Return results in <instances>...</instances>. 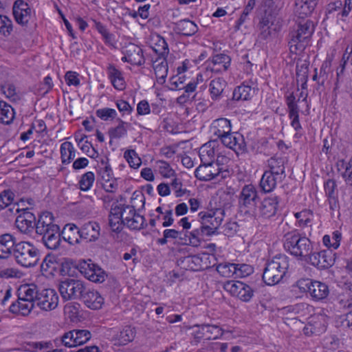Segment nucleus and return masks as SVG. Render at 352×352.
Segmentation results:
<instances>
[{
    "label": "nucleus",
    "instance_id": "nucleus-1",
    "mask_svg": "<svg viewBox=\"0 0 352 352\" xmlns=\"http://www.w3.org/2000/svg\"><path fill=\"white\" fill-rule=\"evenodd\" d=\"M36 232L42 236V241L47 248L56 250L61 242V232L59 226L55 223L52 212H43L38 217Z\"/></svg>",
    "mask_w": 352,
    "mask_h": 352
},
{
    "label": "nucleus",
    "instance_id": "nucleus-2",
    "mask_svg": "<svg viewBox=\"0 0 352 352\" xmlns=\"http://www.w3.org/2000/svg\"><path fill=\"white\" fill-rule=\"evenodd\" d=\"M283 246L285 250L295 257L307 261V256L313 251V244L310 239L297 230L285 234Z\"/></svg>",
    "mask_w": 352,
    "mask_h": 352
},
{
    "label": "nucleus",
    "instance_id": "nucleus-3",
    "mask_svg": "<svg viewBox=\"0 0 352 352\" xmlns=\"http://www.w3.org/2000/svg\"><path fill=\"white\" fill-rule=\"evenodd\" d=\"M314 32V25L311 21L304 19L299 21L289 35L288 44L291 53L297 54L302 52Z\"/></svg>",
    "mask_w": 352,
    "mask_h": 352
},
{
    "label": "nucleus",
    "instance_id": "nucleus-4",
    "mask_svg": "<svg viewBox=\"0 0 352 352\" xmlns=\"http://www.w3.org/2000/svg\"><path fill=\"white\" fill-rule=\"evenodd\" d=\"M289 257L285 254L275 256L265 264L263 280L268 285L279 283L285 276L289 268Z\"/></svg>",
    "mask_w": 352,
    "mask_h": 352
},
{
    "label": "nucleus",
    "instance_id": "nucleus-5",
    "mask_svg": "<svg viewBox=\"0 0 352 352\" xmlns=\"http://www.w3.org/2000/svg\"><path fill=\"white\" fill-rule=\"evenodd\" d=\"M16 262L24 267H32L37 265L40 259V251L32 243L19 242L13 249Z\"/></svg>",
    "mask_w": 352,
    "mask_h": 352
},
{
    "label": "nucleus",
    "instance_id": "nucleus-6",
    "mask_svg": "<svg viewBox=\"0 0 352 352\" xmlns=\"http://www.w3.org/2000/svg\"><path fill=\"white\" fill-rule=\"evenodd\" d=\"M296 286L301 292L308 293L315 301L322 300L329 294V286L321 281L301 278L296 282Z\"/></svg>",
    "mask_w": 352,
    "mask_h": 352
},
{
    "label": "nucleus",
    "instance_id": "nucleus-7",
    "mask_svg": "<svg viewBox=\"0 0 352 352\" xmlns=\"http://www.w3.org/2000/svg\"><path fill=\"white\" fill-rule=\"evenodd\" d=\"M259 200L256 187L252 184L245 185L239 197V206L241 212L250 217L255 215V208Z\"/></svg>",
    "mask_w": 352,
    "mask_h": 352
},
{
    "label": "nucleus",
    "instance_id": "nucleus-8",
    "mask_svg": "<svg viewBox=\"0 0 352 352\" xmlns=\"http://www.w3.org/2000/svg\"><path fill=\"white\" fill-rule=\"evenodd\" d=\"M225 216V210L222 208H215L208 212L199 213L201 226L206 236H211L217 233V230L221 226Z\"/></svg>",
    "mask_w": 352,
    "mask_h": 352
},
{
    "label": "nucleus",
    "instance_id": "nucleus-9",
    "mask_svg": "<svg viewBox=\"0 0 352 352\" xmlns=\"http://www.w3.org/2000/svg\"><path fill=\"white\" fill-rule=\"evenodd\" d=\"M229 171L223 167H219L214 162L201 163L195 170V176L201 181H210L219 177L226 178Z\"/></svg>",
    "mask_w": 352,
    "mask_h": 352
},
{
    "label": "nucleus",
    "instance_id": "nucleus-10",
    "mask_svg": "<svg viewBox=\"0 0 352 352\" xmlns=\"http://www.w3.org/2000/svg\"><path fill=\"white\" fill-rule=\"evenodd\" d=\"M223 288L232 296H235L245 302H250L255 292L253 287L241 281H227L224 284Z\"/></svg>",
    "mask_w": 352,
    "mask_h": 352
},
{
    "label": "nucleus",
    "instance_id": "nucleus-11",
    "mask_svg": "<svg viewBox=\"0 0 352 352\" xmlns=\"http://www.w3.org/2000/svg\"><path fill=\"white\" fill-rule=\"evenodd\" d=\"M279 204V198L277 196H271L265 197L260 203L258 206L255 208V215H251L250 217L254 219H270L276 215Z\"/></svg>",
    "mask_w": 352,
    "mask_h": 352
},
{
    "label": "nucleus",
    "instance_id": "nucleus-12",
    "mask_svg": "<svg viewBox=\"0 0 352 352\" xmlns=\"http://www.w3.org/2000/svg\"><path fill=\"white\" fill-rule=\"evenodd\" d=\"M82 287V280L74 278H66L59 284L58 290L64 300H77Z\"/></svg>",
    "mask_w": 352,
    "mask_h": 352
},
{
    "label": "nucleus",
    "instance_id": "nucleus-13",
    "mask_svg": "<svg viewBox=\"0 0 352 352\" xmlns=\"http://www.w3.org/2000/svg\"><path fill=\"white\" fill-rule=\"evenodd\" d=\"M306 261L319 270L328 269L335 263V254L330 250L312 252Z\"/></svg>",
    "mask_w": 352,
    "mask_h": 352
},
{
    "label": "nucleus",
    "instance_id": "nucleus-14",
    "mask_svg": "<svg viewBox=\"0 0 352 352\" xmlns=\"http://www.w3.org/2000/svg\"><path fill=\"white\" fill-rule=\"evenodd\" d=\"M79 270L84 276L94 283H103L107 276L106 272L98 265L83 261L79 264Z\"/></svg>",
    "mask_w": 352,
    "mask_h": 352
},
{
    "label": "nucleus",
    "instance_id": "nucleus-15",
    "mask_svg": "<svg viewBox=\"0 0 352 352\" xmlns=\"http://www.w3.org/2000/svg\"><path fill=\"white\" fill-rule=\"evenodd\" d=\"M252 81L243 82L241 85L236 87L233 91L232 98L228 102V108H234L235 101L249 100L255 94L256 87Z\"/></svg>",
    "mask_w": 352,
    "mask_h": 352
},
{
    "label": "nucleus",
    "instance_id": "nucleus-16",
    "mask_svg": "<svg viewBox=\"0 0 352 352\" xmlns=\"http://www.w3.org/2000/svg\"><path fill=\"white\" fill-rule=\"evenodd\" d=\"M37 296L36 305L42 310L51 311L58 305V296L54 289H42Z\"/></svg>",
    "mask_w": 352,
    "mask_h": 352
},
{
    "label": "nucleus",
    "instance_id": "nucleus-17",
    "mask_svg": "<svg viewBox=\"0 0 352 352\" xmlns=\"http://www.w3.org/2000/svg\"><path fill=\"white\" fill-rule=\"evenodd\" d=\"M222 144L226 147L232 149L236 155L243 153L246 150V144L243 137L239 133L234 135L230 132L226 134L218 135Z\"/></svg>",
    "mask_w": 352,
    "mask_h": 352
},
{
    "label": "nucleus",
    "instance_id": "nucleus-18",
    "mask_svg": "<svg viewBox=\"0 0 352 352\" xmlns=\"http://www.w3.org/2000/svg\"><path fill=\"white\" fill-rule=\"evenodd\" d=\"M15 21L20 25H27L31 19V9L23 0H16L12 8Z\"/></svg>",
    "mask_w": 352,
    "mask_h": 352
},
{
    "label": "nucleus",
    "instance_id": "nucleus-19",
    "mask_svg": "<svg viewBox=\"0 0 352 352\" xmlns=\"http://www.w3.org/2000/svg\"><path fill=\"white\" fill-rule=\"evenodd\" d=\"M185 74H177L170 78V89L172 90H184L185 93L189 94L195 91L197 82L190 81L186 82Z\"/></svg>",
    "mask_w": 352,
    "mask_h": 352
},
{
    "label": "nucleus",
    "instance_id": "nucleus-20",
    "mask_svg": "<svg viewBox=\"0 0 352 352\" xmlns=\"http://www.w3.org/2000/svg\"><path fill=\"white\" fill-rule=\"evenodd\" d=\"M287 162L286 157L274 155L267 160V171L284 180L286 177L285 165Z\"/></svg>",
    "mask_w": 352,
    "mask_h": 352
},
{
    "label": "nucleus",
    "instance_id": "nucleus-21",
    "mask_svg": "<svg viewBox=\"0 0 352 352\" xmlns=\"http://www.w3.org/2000/svg\"><path fill=\"white\" fill-rule=\"evenodd\" d=\"M100 234V227L96 221H89L80 227L81 241L94 242L98 239Z\"/></svg>",
    "mask_w": 352,
    "mask_h": 352
},
{
    "label": "nucleus",
    "instance_id": "nucleus-22",
    "mask_svg": "<svg viewBox=\"0 0 352 352\" xmlns=\"http://www.w3.org/2000/svg\"><path fill=\"white\" fill-rule=\"evenodd\" d=\"M208 67L212 72L221 73L226 72L230 65V57L224 54H217L213 55L209 60Z\"/></svg>",
    "mask_w": 352,
    "mask_h": 352
},
{
    "label": "nucleus",
    "instance_id": "nucleus-23",
    "mask_svg": "<svg viewBox=\"0 0 352 352\" xmlns=\"http://www.w3.org/2000/svg\"><path fill=\"white\" fill-rule=\"evenodd\" d=\"M121 205L113 204L109 214V226L112 232L120 233L124 226L122 223Z\"/></svg>",
    "mask_w": 352,
    "mask_h": 352
},
{
    "label": "nucleus",
    "instance_id": "nucleus-24",
    "mask_svg": "<svg viewBox=\"0 0 352 352\" xmlns=\"http://www.w3.org/2000/svg\"><path fill=\"white\" fill-rule=\"evenodd\" d=\"M17 243L16 238L10 234L0 235V258H9L13 253L12 248H15Z\"/></svg>",
    "mask_w": 352,
    "mask_h": 352
},
{
    "label": "nucleus",
    "instance_id": "nucleus-25",
    "mask_svg": "<svg viewBox=\"0 0 352 352\" xmlns=\"http://www.w3.org/2000/svg\"><path fill=\"white\" fill-rule=\"evenodd\" d=\"M22 292H20L18 300L10 307V311L16 315L27 316L30 314L35 304L31 300L21 298Z\"/></svg>",
    "mask_w": 352,
    "mask_h": 352
},
{
    "label": "nucleus",
    "instance_id": "nucleus-26",
    "mask_svg": "<svg viewBox=\"0 0 352 352\" xmlns=\"http://www.w3.org/2000/svg\"><path fill=\"white\" fill-rule=\"evenodd\" d=\"M274 16L266 12L259 20L257 28L259 32L258 37L262 40H267L272 34V25L274 24Z\"/></svg>",
    "mask_w": 352,
    "mask_h": 352
},
{
    "label": "nucleus",
    "instance_id": "nucleus-27",
    "mask_svg": "<svg viewBox=\"0 0 352 352\" xmlns=\"http://www.w3.org/2000/svg\"><path fill=\"white\" fill-rule=\"evenodd\" d=\"M61 234L63 239L71 245L78 244L81 241L80 228H79L74 223L66 224Z\"/></svg>",
    "mask_w": 352,
    "mask_h": 352
},
{
    "label": "nucleus",
    "instance_id": "nucleus-28",
    "mask_svg": "<svg viewBox=\"0 0 352 352\" xmlns=\"http://www.w3.org/2000/svg\"><path fill=\"white\" fill-rule=\"evenodd\" d=\"M173 30L177 34L190 36L197 32L198 27L193 21L189 19H183L175 23Z\"/></svg>",
    "mask_w": 352,
    "mask_h": 352
},
{
    "label": "nucleus",
    "instance_id": "nucleus-29",
    "mask_svg": "<svg viewBox=\"0 0 352 352\" xmlns=\"http://www.w3.org/2000/svg\"><path fill=\"white\" fill-rule=\"evenodd\" d=\"M153 68L158 82L163 83L168 74L166 56H157L153 60Z\"/></svg>",
    "mask_w": 352,
    "mask_h": 352
},
{
    "label": "nucleus",
    "instance_id": "nucleus-30",
    "mask_svg": "<svg viewBox=\"0 0 352 352\" xmlns=\"http://www.w3.org/2000/svg\"><path fill=\"white\" fill-rule=\"evenodd\" d=\"M283 181V179L265 170L261 177L259 185L264 192H270L276 188L278 183H280Z\"/></svg>",
    "mask_w": 352,
    "mask_h": 352
},
{
    "label": "nucleus",
    "instance_id": "nucleus-31",
    "mask_svg": "<svg viewBox=\"0 0 352 352\" xmlns=\"http://www.w3.org/2000/svg\"><path fill=\"white\" fill-rule=\"evenodd\" d=\"M125 53L129 54V63L135 65H142L144 63L143 50L135 44L126 46Z\"/></svg>",
    "mask_w": 352,
    "mask_h": 352
},
{
    "label": "nucleus",
    "instance_id": "nucleus-32",
    "mask_svg": "<svg viewBox=\"0 0 352 352\" xmlns=\"http://www.w3.org/2000/svg\"><path fill=\"white\" fill-rule=\"evenodd\" d=\"M83 303L88 308L96 310L102 308L104 304V298L98 291L91 289L88 292L87 296H84Z\"/></svg>",
    "mask_w": 352,
    "mask_h": 352
},
{
    "label": "nucleus",
    "instance_id": "nucleus-33",
    "mask_svg": "<svg viewBox=\"0 0 352 352\" xmlns=\"http://www.w3.org/2000/svg\"><path fill=\"white\" fill-rule=\"evenodd\" d=\"M226 85V81L223 78L220 77L212 79L210 82L209 92L213 100H218L221 98Z\"/></svg>",
    "mask_w": 352,
    "mask_h": 352
},
{
    "label": "nucleus",
    "instance_id": "nucleus-34",
    "mask_svg": "<svg viewBox=\"0 0 352 352\" xmlns=\"http://www.w3.org/2000/svg\"><path fill=\"white\" fill-rule=\"evenodd\" d=\"M316 6V3L311 1L296 0L295 13L299 18L304 19L312 13Z\"/></svg>",
    "mask_w": 352,
    "mask_h": 352
},
{
    "label": "nucleus",
    "instance_id": "nucleus-35",
    "mask_svg": "<svg viewBox=\"0 0 352 352\" xmlns=\"http://www.w3.org/2000/svg\"><path fill=\"white\" fill-rule=\"evenodd\" d=\"M216 144L215 141L209 142L204 144L199 150V157L201 163L214 162L216 157V151L214 146Z\"/></svg>",
    "mask_w": 352,
    "mask_h": 352
},
{
    "label": "nucleus",
    "instance_id": "nucleus-36",
    "mask_svg": "<svg viewBox=\"0 0 352 352\" xmlns=\"http://www.w3.org/2000/svg\"><path fill=\"white\" fill-rule=\"evenodd\" d=\"M152 49L157 56H167L169 53L168 43L166 40L159 34L152 37Z\"/></svg>",
    "mask_w": 352,
    "mask_h": 352
},
{
    "label": "nucleus",
    "instance_id": "nucleus-37",
    "mask_svg": "<svg viewBox=\"0 0 352 352\" xmlns=\"http://www.w3.org/2000/svg\"><path fill=\"white\" fill-rule=\"evenodd\" d=\"M107 72L113 87L118 90L124 89L125 83L122 72L112 65L108 67Z\"/></svg>",
    "mask_w": 352,
    "mask_h": 352
},
{
    "label": "nucleus",
    "instance_id": "nucleus-38",
    "mask_svg": "<svg viewBox=\"0 0 352 352\" xmlns=\"http://www.w3.org/2000/svg\"><path fill=\"white\" fill-rule=\"evenodd\" d=\"M58 265L56 256L48 254L41 265V270L46 275H54L57 270Z\"/></svg>",
    "mask_w": 352,
    "mask_h": 352
},
{
    "label": "nucleus",
    "instance_id": "nucleus-39",
    "mask_svg": "<svg viewBox=\"0 0 352 352\" xmlns=\"http://www.w3.org/2000/svg\"><path fill=\"white\" fill-rule=\"evenodd\" d=\"M202 331H205V340H217L223 335V331L219 326L202 324Z\"/></svg>",
    "mask_w": 352,
    "mask_h": 352
},
{
    "label": "nucleus",
    "instance_id": "nucleus-40",
    "mask_svg": "<svg viewBox=\"0 0 352 352\" xmlns=\"http://www.w3.org/2000/svg\"><path fill=\"white\" fill-rule=\"evenodd\" d=\"M145 221L144 217L136 212L133 214L130 219H127L124 226L131 230H140L147 226Z\"/></svg>",
    "mask_w": 352,
    "mask_h": 352
},
{
    "label": "nucleus",
    "instance_id": "nucleus-41",
    "mask_svg": "<svg viewBox=\"0 0 352 352\" xmlns=\"http://www.w3.org/2000/svg\"><path fill=\"white\" fill-rule=\"evenodd\" d=\"M213 127L216 129L214 131L216 135L226 134L231 131L230 121L224 118L215 120L213 122Z\"/></svg>",
    "mask_w": 352,
    "mask_h": 352
},
{
    "label": "nucleus",
    "instance_id": "nucleus-42",
    "mask_svg": "<svg viewBox=\"0 0 352 352\" xmlns=\"http://www.w3.org/2000/svg\"><path fill=\"white\" fill-rule=\"evenodd\" d=\"M237 266L238 265L236 263H219L217 266L216 270L221 276L226 278H230L234 276H235Z\"/></svg>",
    "mask_w": 352,
    "mask_h": 352
},
{
    "label": "nucleus",
    "instance_id": "nucleus-43",
    "mask_svg": "<svg viewBox=\"0 0 352 352\" xmlns=\"http://www.w3.org/2000/svg\"><path fill=\"white\" fill-rule=\"evenodd\" d=\"M135 338V332L130 327H126L118 336V343L120 345H125L131 342Z\"/></svg>",
    "mask_w": 352,
    "mask_h": 352
},
{
    "label": "nucleus",
    "instance_id": "nucleus-44",
    "mask_svg": "<svg viewBox=\"0 0 352 352\" xmlns=\"http://www.w3.org/2000/svg\"><path fill=\"white\" fill-rule=\"evenodd\" d=\"M95 177L93 172L89 171L83 174L79 181L80 189L87 191L90 189L94 182Z\"/></svg>",
    "mask_w": 352,
    "mask_h": 352
},
{
    "label": "nucleus",
    "instance_id": "nucleus-45",
    "mask_svg": "<svg viewBox=\"0 0 352 352\" xmlns=\"http://www.w3.org/2000/svg\"><path fill=\"white\" fill-rule=\"evenodd\" d=\"M12 32V22L5 15L0 14V34L8 36Z\"/></svg>",
    "mask_w": 352,
    "mask_h": 352
},
{
    "label": "nucleus",
    "instance_id": "nucleus-46",
    "mask_svg": "<svg viewBox=\"0 0 352 352\" xmlns=\"http://www.w3.org/2000/svg\"><path fill=\"white\" fill-rule=\"evenodd\" d=\"M16 228L22 233L30 232L34 228H36V223H32L24 219L20 216H18L15 221Z\"/></svg>",
    "mask_w": 352,
    "mask_h": 352
},
{
    "label": "nucleus",
    "instance_id": "nucleus-47",
    "mask_svg": "<svg viewBox=\"0 0 352 352\" xmlns=\"http://www.w3.org/2000/svg\"><path fill=\"white\" fill-rule=\"evenodd\" d=\"M188 235L190 239L188 241L189 245L197 247L200 245L199 236H206V232L204 231L203 227L200 226L199 228L195 229L188 232Z\"/></svg>",
    "mask_w": 352,
    "mask_h": 352
},
{
    "label": "nucleus",
    "instance_id": "nucleus-48",
    "mask_svg": "<svg viewBox=\"0 0 352 352\" xmlns=\"http://www.w3.org/2000/svg\"><path fill=\"white\" fill-rule=\"evenodd\" d=\"M124 157L131 168H138L142 163L141 159L134 150L126 151Z\"/></svg>",
    "mask_w": 352,
    "mask_h": 352
},
{
    "label": "nucleus",
    "instance_id": "nucleus-49",
    "mask_svg": "<svg viewBox=\"0 0 352 352\" xmlns=\"http://www.w3.org/2000/svg\"><path fill=\"white\" fill-rule=\"evenodd\" d=\"M22 290L24 294L21 296V298L31 300L34 304H36V298L38 297L37 294H38L40 292L37 290L36 287L34 285L32 286H25L21 291L22 292Z\"/></svg>",
    "mask_w": 352,
    "mask_h": 352
},
{
    "label": "nucleus",
    "instance_id": "nucleus-50",
    "mask_svg": "<svg viewBox=\"0 0 352 352\" xmlns=\"http://www.w3.org/2000/svg\"><path fill=\"white\" fill-rule=\"evenodd\" d=\"M14 194L10 190H4L0 193V210L10 206L14 201Z\"/></svg>",
    "mask_w": 352,
    "mask_h": 352
},
{
    "label": "nucleus",
    "instance_id": "nucleus-51",
    "mask_svg": "<svg viewBox=\"0 0 352 352\" xmlns=\"http://www.w3.org/2000/svg\"><path fill=\"white\" fill-rule=\"evenodd\" d=\"M75 336L74 342L76 346L83 344L91 338V333L88 330L74 329L73 330Z\"/></svg>",
    "mask_w": 352,
    "mask_h": 352
},
{
    "label": "nucleus",
    "instance_id": "nucleus-52",
    "mask_svg": "<svg viewBox=\"0 0 352 352\" xmlns=\"http://www.w3.org/2000/svg\"><path fill=\"white\" fill-rule=\"evenodd\" d=\"M75 336L73 331L65 333L60 339H57V346L63 344L67 347H75Z\"/></svg>",
    "mask_w": 352,
    "mask_h": 352
},
{
    "label": "nucleus",
    "instance_id": "nucleus-53",
    "mask_svg": "<svg viewBox=\"0 0 352 352\" xmlns=\"http://www.w3.org/2000/svg\"><path fill=\"white\" fill-rule=\"evenodd\" d=\"M294 216L298 221V226L304 228L309 226L311 223V217L312 216V214L309 210H302L295 213Z\"/></svg>",
    "mask_w": 352,
    "mask_h": 352
},
{
    "label": "nucleus",
    "instance_id": "nucleus-54",
    "mask_svg": "<svg viewBox=\"0 0 352 352\" xmlns=\"http://www.w3.org/2000/svg\"><path fill=\"white\" fill-rule=\"evenodd\" d=\"M180 232L175 229H166L163 232V237L157 239V243L160 245H166L168 239H177Z\"/></svg>",
    "mask_w": 352,
    "mask_h": 352
},
{
    "label": "nucleus",
    "instance_id": "nucleus-55",
    "mask_svg": "<svg viewBox=\"0 0 352 352\" xmlns=\"http://www.w3.org/2000/svg\"><path fill=\"white\" fill-rule=\"evenodd\" d=\"M235 278H245L254 272V268L248 264H237Z\"/></svg>",
    "mask_w": 352,
    "mask_h": 352
},
{
    "label": "nucleus",
    "instance_id": "nucleus-56",
    "mask_svg": "<svg viewBox=\"0 0 352 352\" xmlns=\"http://www.w3.org/2000/svg\"><path fill=\"white\" fill-rule=\"evenodd\" d=\"M1 90L3 94L12 101H15L17 98L15 86L12 84L8 83L1 85Z\"/></svg>",
    "mask_w": 352,
    "mask_h": 352
},
{
    "label": "nucleus",
    "instance_id": "nucleus-57",
    "mask_svg": "<svg viewBox=\"0 0 352 352\" xmlns=\"http://www.w3.org/2000/svg\"><path fill=\"white\" fill-rule=\"evenodd\" d=\"M65 80L68 86L78 87L80 84L79 74L76 72H67L65 75Z\"/></svg>",
    "mask_w": 352,
    "mask_h": 352
},
{
    "label": "nucleus",
    "instance_id": "nucleus-58",
    "mask_svg": "<svg viewBox=\"0 0 352 352\" xmlns=\"http://www.w3.org/2000/svg\"><path fill=\"white\" fill-rule=\"evenodd\" d=\"M324 188L328 198L338 197L336 192L337 184L335 180L331 179L327 180L324 182Z\"/></svg>",
    "mask_w": 352,
    "mask_h": 352
},
{
    "label": "nucleus",
    "instance_id": "nucleus-59",
    "mask_svg": "<svg viewBox=\"0 0 352 352\" xmlns=\"http://www.w3.org/2000/svg\"><path fill=\"white\" fill-rule=\"evenodd\" d=\"M184 261L188 264V267L195 270H198L199 268L201 267V258L198 255H192L188 256L184 258Z\"/></svg>",
    "mask_w": 352,
    "mask_h": 352
},
{
    "label": "nucleus",
    "instance_id": "nucleus-60",
    "mask_svg": "<svg viewBox=\"0 0 352 352\" xmlns=\"http://www.w3.org/2000/svg\"><path fill=\"white\" fill-rule=\"evenodd\" d=\"M307 68L302 67L301 69H298L297 67L296 69V81L297 84L299 85H300L302 89H305V86L307 85Z\"/></svg>",
    "mask_w": 352,
    "mask_h": 352
},
{
    "label": "nucleus",
    "instance_id": "nucleus-61",
    "mask_svg": "<svg viewBox=\"0 0 352 352\" xmlns=\"http://www.w3.org/2000/svg\"><path fill=\"white\" fill-rule=\"evenodd\" d=\"M121 212L122 216V223H124V225L127 221V219H130L133 214L137 212L133 206L124 204L121 205Z\"/></svg>",
    "mask_w": 352,
    "mask_h": 352
},
{
    "label": "nucleus",
    "instance_id": "nucleus-62",
    "mask_svg": "<svg viewBox=\"0 0 352 352\" xmlns=\"http://www.w3.org/2000/svg\"><path fill=\"white\" fill-rule=\"evenodd\" d=\"M159 170L160 174L164 177H170L175 173V171L170 168L169 164L163 160H159Z\"/></svg>",
    "mask_w": 352,
    "mask_h": 352
},
{
    "label": "nucleus",
    "instance_id": "nucleus-63",
    "mask_svg": "<svg viewBox=\"0 0 352 352\" xmlns=\"http://www.w3.org/2000/svg\"><path fill=\"white\" fill-rule=\"evenodd\" d=\"M170 187L173 190H175L176 197H180L184 195L187 192H188L186 189H183L182 182L177 179L175 178L170 183Z\"/></svg>",
    "mask_w": 352,
    "mask_h": 352
},
{
    "label": "nucleus",
    "instance_id": "nucleus-64",
    "mask_svg": "<svg viewBox=\"0 0 352 352\" xmlns=\"http://www.w3.org/2000/svg\"><path fill=\"white\" fill-rule=\"evenodd\" d=\"M239 230V225L236 221H228L223 226V232L228 236H234Z\"/></svg>",
    "mask_w": 352,
    "mask_h": 352
}]
</instances>
